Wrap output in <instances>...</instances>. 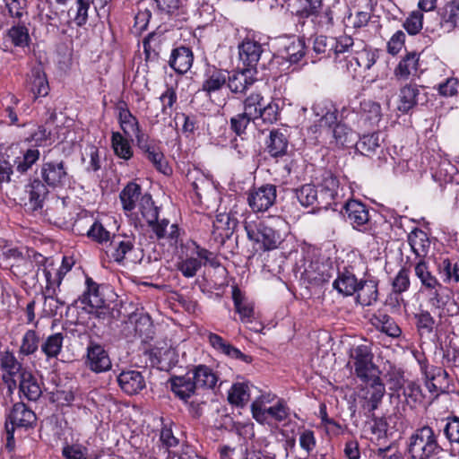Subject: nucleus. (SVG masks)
Returning a JSON list of instances; mask_svg holds the SVG:
<instances>
[{
  "label": "nucleus",
  "mask_w": 459,
  "mask_h": 459,
  "mask_svg": "<svg viewBox=\"0 0 459 459\" xmlns=\"http://www.w3.org/2000/svg\"><path fill=\"white\" fill-rule=\"evenodd\" d=\"M286 228V222L280 218L272 221L248 217L244 222L247 238L254 243L257 249L269 251L280 247L284 240V232L281 228Z\"/></svg>",
  "instance_id": "f257e3e1"
},
{
  "label": "nucleus",
  "mask_w": 459,
  "mask_h": 459,
  "mask_svg": "<svg viewBox=\"0 0 459 459\" xmlns=\"http://www.w3.org/2000/svg\"><path fill=\"white\" fill-rule=\"evenodd\" d=\"M172 254L178 257V262L176 264L177 269L186 278H192L196 274L202 267L203 261L204 264H214L213 254L199 247L194 241L180 244L178 251Z\"/></svg>",
  "instance_id": "f03ea898"
},
{
  "label": "nucleus",
  "mask_w": 459,
  "mask_h": 459,
  "mask_svg": "<svg viewBox=\"0 0 459 459\" xmlns=\"http://www.w3.org/2000/svg\"><path fill=\"white\" fill-rule=\"evenodd\" d=\"M441 451L437 436L428 425L416 429L408 439L407 452L411 459H432Z\"/></svg>",
  "instance_id": "7ed1b4c3"
},
{
  "label": "nucleus",
  "mask_w": 459,
  "mask_h": 459,
  "mask_svg": "<svg viewBox=\"0 0 459 459\" xmlns=\"http://www.w3.org/2000/svg\"><path fill=\"white\" fill-rule=\"evenodd\" d=\"M312 110L318 119L315 122V125L310 126L309 131L312 134H318V136H324L331 132V129L337 123V113L336 107L329 101H318L312 107Z\"/></svg>",
  "instance_id": "20e7f679"
},
{
  "label": "nucleus",
  "mask_w": 459,
  "mask_h": 459,
  "mask_svg": "<svg viewBox=\"0 0 459 459\" xmlns=\"http://www.w3.org/2000/svg\"><path fill=\"white\" fill-rule=\"evenodd\" d=\"M150 228L160 244L170 254L178 251L180 244H184L178 224L170 223L168 219H162Z\"/></svg>",
  "instance_id": "39448f33"
},
{
  "label": "nucleus",
  "mask_w": 459,
  "mask_h": 459,
  "mask_svg": "<svg viewBox=\"0 0 459 459\" xmlns=\"http://www.w3.org/2000/svg\"><path fill=\"white\" fill-rule=\"evenodd\" d=\"M350 358L353 363L355 373L363 381L374 376L373 353L369 344H360L351 349Z\"/></svg>",
  "instance_id": "423d86ee"
},
{
  "label": "nucleus",
  "mask_w": 459,
  "mask_h": 459,
  "mask_svg": "<svg viewBox=\"0 0 459 459\" xmlns=\"http://www.w3.org/2000/svg\"><path fill=\"white\" fill-rule=\"evenodd\" d=\"M276 200V186L273 185H264L253 188L247 193V201L254 212H264L267 211Z\"/></svg>",
  "instance_id": "0eeeda50"
},
{
  "label": "nucleus",
  "mask_w": 459,
  "mask_h": 459,
  "mask_svg": "<svg viewBox=\"0 0 459 459\" xmlns=\"http://www.w3.org/2000/svg\"><path fill=\"white\" fill-rule=\"evenodd\" d=\"M40 176L50 187H61L69 182L67 168L64 160L47 161L41 165Z\"/></svg>",
  "instance_id": "6e6552de"
},
{
  "label": "nucleus",
  "mask_w": 459,
  "mask_h": 459,
  "mask_svg": "<svg viewBox=\"0 0 459 459\" xmlns=\"http://www.w3.org/2000/svg\"><path fill=\"white\" fill-rule=\"evenodd\" d=\"M36 421V414L30 410L24 403H17L13 406L8 414L5 423L8 440L13 437V433L15 427L28 428Z\"/></svg>",
  "instance_id": "1a4fd4ad"
},
{
  "label": "nucleus",
  "mask_w": 459,
  "mask_h": 459,
  "mask_svg": "<svg viewBox=\"0 0 459 459\" xmlns=\"http://www.w3.org/2000/svg\"><path fill=\"white\" fill-rule=\"evenodd\" d=\"M346 221L356 230L366 231L370 223L368 207L357 200H350L343 206Z\"/></svg>",
  "instance_id": "9d476101"
},
{
  "label": "nucleus",
  "mask_w": 459,
  "mask_h": 459,
  "mask_svg": "<svg viewBox=\"0 0 459 459\" xmlns=\"http://www.w3.org/2000/svg\"><path fill=\"white\" fill-rule=\"evenodd\" d=\"M135 238L133 235H114L109 242L108 254L117 264H122L134 248Z\"/></svg>",
  "instance_id": "9b49d317"
},
{
  "label": "nucleus",
  "mask_w": 459,
  "mask_h": 459,
  "mask_svg": "<svg viewBox=\"0 0 459 459\" xmlns=\"http://www.w3.org/2000/svg\"><path fill=\"white\" fill-rule=\"evenodd\" d=\"M368 385L363 396L362 408L368 412L372 413L382 402L385 393V385L377 376L369 377Z\"/></svg>",
  "instance_id": "f8f14e48"
},
{
  "label": "nucleus",
  "mask_w": 459,
  "mask_h": 459,
  "mask_svg": "<svg viewBox=\"0 0 459 459\" xmlns=\"http://www.w3.org/2000/svg\"><path fill=\"white\" fill-rule=\"evenodd\" d=\"M85 364L95 373L106 372L111 368V360L107 351L98 343L88 346Z\"/></svg>",
  "instance_id": "ddd939ff"
},
{
  "label": "nucleus",
  "mask_w": 459,
  "mask_h": 459,
  "mask_svg": "<svg viewBox=\"0 0 459 459\" xmlns=\"http://www.w3.org/2000/svg\"><path fill=\"white\" fill-rule=\"evenodd\" d=\"M0 367L4 371L3 380L7 384L9 389L17 385V378L26 371L14 355L8 351L0 354Z\"/></svg>",
  "instance_id": "4468645a"
},
{
  "label": "nucleus",
  "mask_w": 459,
  "mask_h": 459,
  "mask_svg": "<svg viewBox=\"0 0 459 459\" xmlns=\"http://www.w3.org/2000/svg\"><path fill=\"white\" fill-rule=\"evenodd\" d=\"M344 56V65L342 66V69L348 73H356L358 68L363 70H368L372 67V65L377 61V54L371 50L364 48L360 51H357L355 56Z\"/></svg>",
  "instance_id": "2eb2a0df"
},
{
  "label": "nucleus",
  "mask_w": 459,
  "mask_h": 459,
  "mask_svg": "<svg viewBox=\"0 0 459 459\" xmlns=\"http://www.w3.org/2000/svg\"><path fill=\"white\" fill-rule=\"evenodd\" d=\"M117 383L120 388L129 395L140 393L146 386L145 378L138 370L122 371L117 376Z\"/></svg>",
  "instance_id": "dca6fc26"
},
{
  "label": "nucleus",
  "mask_w": 459,
  "mask_h": 459,
  "mask_svg": "<svg viewBox=\"0 0 459 459\" xmlns=\"http://www.w3.org/2000/svg\"><path fill=\"white\" fill-rule=\"evenodd\" d=\"M423 89L416 84H406L400 90L398 109L403 113L408 112L420 101H426Z\"/></svg>",
  "instance_id": "f3484780"
},
{
  "label": "nucleus",
  "mask_w": 459,
  "mask_h": 459,
  "mask_svg": "<svg viewBox=\"0 0 459 459\" xmlns=\"http://www.w3.org/2000/svg\"><path fill=\"white\" fill-rule=\"evenodd\" d=\"M238 56L242 63L248 67H255L263 53L262 45L251 39H245L238 46Z\"/></svg>",
  "instance_id": "a211bd4d"
},
{
  "label": "nucleus",
  "mask_w": 459,
  "mask_h": 459,
  "mask_svg": "<svg viewBox=\"0 0 459 459\" xmlns=\"http://www.w3.org/2000/svg\"><path fill=\"white\" fill-rule=\"evenodd\" d=\"M420 55L416 52L407 53L398 63L394 69V75L398 80H407L417 75L419 70Z\"/></svg>",
  "instance_id": "6ab92c4d"
},
{
  "label": "nucleus",
  "mask_w": 459,
  "mask_h": 459,
  "mask_svg": "<svg viewBox=\"0 0 459 459\" xmlns=\"http://www.w3.org/2000/svg\"><path fill=\"white\" fill-rule=\"evenodd\" d=\"M232 299L235 310L239 315L241 322L244 324L252 323L255 319L254 306L246 299L238 287L232 289Z\"/></svg>",
  "instance_id": "aec40b11"
},
{
  "label": "nucleus",
  "mask_w": 459,
  "mask_h": 459,
  "mask_svg": "<svg viewBox=\"0 0 459 459\" xmlns=\"http://www.w3.org/2000/svg\"><path fill=\"white\" fill-rule=\"evenodd\" d=\"M17 385L21 394L30 401H37L42 394L37 379L27 370L17 378Z\"/></svg>",
  "instance_id": "412c9836"
},
{
  "label": "nucleus",
  "mask_w": 459,
  "mask_h": 459,
  "mask_svg": "<svg viewBox=\"0 0 459 459\" xmlns=\"http://www.w3.org/2000/svg\"><path fill=\"white\" fill-rule=\"evenodd\" d=\"M3 259L6 261L5 266H10L13 273L16 275L26 274L27 271L31 267V262L15 248L4 252Z\"/></svg>",
  "instance_id": "4be33fe9"
},
{
  "label": "nucleus",
  "mask_w": 459,
  "mask_h": 459,
  "mask_svg": "<svg viewBox=\"0 0 459 459\" xmlns=\"http://www.w3.org/2000/svg\"><path fill=\"white\" fill-rule=\"evenodd\" d=\"M171 390L183 401H187L195 394L196 385L190 376V372L182 377H174L170 379Z\"/></svg>",
  "instance_id": "5701e85b"
},
{
  "label": "nucleus",
  "mask_w": 459,
  "mask_h": 459,
  "mask_svg": "<svg viewBox=\"0 0 459 459\" xmlns=\"http://www.w3.org/2000/svg\"><path fill=\"white\" fill-rule=\"evenodd\" d=\"M193 60V53L190 48L180 47L172 51L169 65L178 74H185L191 68Z\"/></svg>",
  "instance_id": "b1692460"
},
{
  "label": "nucleus",
  "mask_w": 459,
  "mask_h": 459,
  "mask_svg": "<svg viewBox=\"0 0 459 459\" xmlns=\"http://www.w3.org/2000/svg\"><path fill=\"white\" fill-rule=\"evenodd\" d=\"M28 187L29 201L26 205L33 212L41 210L48 194L47 185L39 179H34Z\"/></svg>",
  "instance_id": "393cba45"
},
{
  "label": "nucleus",
  "mask_w": 459,
  "mask_h": 459,
  "mask_svg": "<svg viewBox=\"0 0 459 459\" xmlns=\"http://www.w3.org/2000/svg\"><path fill=\"white\" fill-rule=\"evenodd\" d=\"M53 265L52 262H49L43 269V274L46 279L47 284L59 287L64 276L71 270L74 265L72 258L64 257L62 264L58 269L49 268Z\"/></svg>",
  "instance_id": "a878e982"
},
{
  "label": "nucleus",
  "mask_w": 459,
  "mask_h": 459,
  "mask_svg": "<svg viewBox=\"0 0 459 459\" xmlns=\"http://www.w3.org/2000/svg\"><path fill=\"white\" fill-rule=\"evenodd\" d=\"M320 188V204L323 208L327 209L337 195L339 181L336 177L327 174L324 178Z\"/></svg>",
  "instance_id": "bb28decb"
},
{
  "label": "nucleus",
  "mask_w": 459,
  "mask_h": 459,
  "mask_svg": "<svg viewBox=\"0 0 459 459\" xmlns=\"http://www.w3.org/2000/svg\"><path fill=\"white\" fill-rule=\"evenodd\" d=\"M355 293H357V302L361 306H372L377 301V284L372 280L359 281Z\"/></svg>",
  "instance_id": "cd10ccee"
},
{
  "label": "nucleus",
  "mask_w": 459,
  "mask_h": 459,
  "mask_svg": "<svg viewBox=\"0 0 459 459\" xmlns=\"http://www.w3.org/2000/svg\"><path fill=\"white\" fill-rule=\"evenodd\" d=\"M324 136H330L333 139L331 143H334L337 146L342 147L353 144L356 139L353 130L341 122L336 124L331 129V132Z\"/></svg>",
  "instance_id": "c85d7f7f"
},
{
  "label": "nucleus",
  "mask_w": 459,
  "mask_h": 459,
  "mask_svg": "<svg viewBox=\"0 0 459 459\" xmlns=\"http://www.w3.org/2000/svg\"><path fill=\"white\" fill-rule=\"evenodd\" d=\"M86 290L81 297L82 304H86L92 308H100L105 306V299L100 291V286L91 279L86 278Z\"/></svg>",
  "instance_id": "c756f323"
},
{
  "label": "nucleus",
  "mask_w": 459,
  "mask_h": 459,
  "mask_svg": "<svg viewBox=\"0 0 459 459\" xmlns=\"http://www.w3.org/2000/svg\"><path fill=\"white\" fill-rule=\"evenodd\" d=\"M190 376L197 388H212L218 380L212 369L204 365L197 366Z\"/></svg>",
  "instance_id": "7c9ffc66"
},
{
  "label": "nucleus",
  "mask_w": 459,
  "mask_h": 459,
  "mask_svg": "<svg viewBox=\"0 0 459 459\" xmlns=\"http://www.w3.org/2000/svg\"><path fill=\"white\" fill-rule=\"evenodd\" d=\"M440 24L447 31L459 28V3H447L441 13Z\"/></svg>",
  "instance_id": "2f4dec72"
},
{
  "label": "nucleus",
  "mask_w": 459,
  "mask_h": 459,
  "mask_svg": "<svg viewBox=\"0 0 459 459\" xmlns=\"http://www.w3.org/2000/svg\"><path fill=\"white\" fill-rule=\"evenodd\" d=\"M208 341L215 350L221 351V353L233 359H240L246 360V355H244L238 349L223 340V338L220 335L209 333Z\"/></svg>",
  "instance_id": "473e14b6"
},
{
  "label": "nucleus",
  "mask_w": 459,
  "mask_h": 459,
  "mask_svg": "<svg viewBox=\"0 0 459 459\" xmlns=\"http://www.w3.org/2000/svg\"><path fill=\"white\" fill-rule=\"evenodd\" d=\"M296 195L301 205L305 207L316 206L323 208L320 204V195L316 186L306 184L296 191Z\"/></svg>",
  "instance_id": "72a5a7b5"
},
{
  "label": "nucleus",
  "mask_w": 459,
  "mask_h": 459,
  "mask_svg": "<svg viewBox=\"0 0 459 459\" xmlns=\"http://www.w3.org/2000/svg\"><path fill=\"white\" fill-rule=\"evenodd\" d=\"M228 73L222 70H213L207 74V78L202 85V89L207 94L220 91L227 82Z\"/></svg>",
  "instance_id": "f704fd0d"
},
{
  "label": "nucleus",
  "mask_w": 459,
  "mask_h": 459,
  "mask_svg": "<svg viewBox=\"0 0 459 459\" xmlns=\"http://www.w3.org/2000/svg\"><path fill=\"white\" fill-rule=\"evenodd\" d=\"M118 118L120 126L127 137L135 136L143 132L137 118L126 108H119Z\"/></svg>",
  "instance_id": "c9c22d12"
},
{
  "label": "nucleus",
  "mask_w": 459,
  "mask_h": 459,
  "mask_svg": "<svg viewBox=\"0 0 459 459\" xmlns=\"http://www.w3.org/2000/svg\"><path fill=\"white\" fill-rule=\"evenodd\" d=\"M359 285L355 275L350 272L341 273L333 282V287L344 296L354 294Z\"/></svg>",
  "instance_id": "e433bc0d"
},
{
  "label": "nucleus",
  "mask_w": 459,
  "mask_h": 459,
  "mask_svg": "<svg viewBox=\"0 0 459 459\" xmlns=\"http://www.w3.org/2000/svg\"><path fill=\"white\" fill-rule=\"evenodd\" d=\"M139 211L149 227H152L160 221L159 208L154 205L150 195H144L141 197L139 201Z\"/></svg>",
  "instance_id": "4c0bfd02"
},
{
  "label": "nucleus",
  "mask_w": 459,
  "mask_h": 459,
  "mask_svg": "<svg viewBox=\"0 0 459 459\" xmlns=\"http://www.w3.org/2000/svg\"><path fill=\"white\" fill-rule=\"evenodd\" d=\"M141 195V186L131 182L120 193V200L123 209L126 212H131L135 208V203L139 200Z\"/></svg>",
  "instance_id": "58836bf2"
},
{
  "label": "nucleus",
  "mask_w": 459,
  "mask_h": 459,
  "mask_svg": "<svg viewBox=\"0 0 459 459\" xmlns=\"http://www.w3.org/2000/svg\"><path fill=\"white\" fill-rule=\"evenodd\" d=\"M293 5V12L302 17L307 18L316 15L322 7V0H290Z\"/></svg>",
  "instance_id": "ea45409f"
},
{
  "label": "nucleus",
  "mask_w": 459,
  "mask_h": 459,
  "mask_svg": "<svg viewBox=\"0 0 459 459\" xmlns=\"http://www.w3.org/2000/svg\"><path fill=\"white\" fill-rule=\"evenodd\" d=\"M264 103L265 100L263 95L258 92H253L243 100V112L249 118H253L257 122L258 116Z\"/></svg>",
  "instance_id": "a19ab883"
},
{
  "label": "nucleus",
  "mask_w": 459,
  "mask_h": 459,
  "mask_svg": "<svg viewBox=\"0 0 459 459\" xmlns=\"http://www.w3.org/2000/svg\"><path fill=\"white\" fill-rule=\"evenodd\" d=\"M287 147L288 140L286 135L278 130L271 131L269 140L267 142L268 152L273 157L281 156L285 154Z\"/></svg>",
  "instance_id": "79ce46f5"
},
{
  "label": "nucleus",
  "mask_w": 459,
  "mask_h": 459,
  "mask_svg": "<svg viewBox=\"0 0 459 459\" xmlns=\"http://www.w3.org/2000/svg\"><path fill=\"white\" fill-rule=\"evenodd\" d=\"M415 275L420 281L421 286L426 290H429L437 288L440 283L437 279L431 273L429 269L427 263L423 260H420L414 267Z\"/></svg>",
  "instance_id": "37998d69"
},
{
  "label": "nucleus",
  "mask_w": 459,
  "mask_h": 459,
  "mask_svg": "<svg viewBox=\"0 0 459 459\" xmlns=\"http://www.w3.org/2000/svg\"><path fill=\"white\" fill-rule=\"evenodd\" d=\"M30 91L33 92L35 98L45 97L48 94V82L45 73L39 68L31 71Z\"/></svg>",
  "instance_id": "c03bdc74"
},
{
  "label": "nucleus",
  "mask_w": 459,
  "mask_h": 459,
  "mask_svg": "<svg viewBox=\"0 0 459 459\" xmlns=\"http://www.w3.org/2000/svg\"><path fill=\"white\" fill-rule=\"evenodd\" d=\"M409 244L417 256H424L429 247L427 234L421 230H414L408 236Z\"/></svg>",
  "instance_id": "a18cd8bd"
},
{
  "label": "nucleus",
  "mask_w": 459,
  "mask_h": 459,
  "mask_svg": "<svg viewBox=\"0 0 459 459\" xmlns=\"http://www.w3.org/2000/svg\"><path fill=\"white\" fill-rule=\"evenodd\" d=\"M373 325L379 331L393 338L400 336L402 333L394 320L387 315L375 316L373 318Z\"/></svg>",
  "instance_id": "49530a36"
},
{
  "label": "nucleus",
  "mask_w": 459,
  "mask_h": 459,
  "mask_svg": "<svg viewBox=\"0 0 459 459\" xmlns=\"http://www.w3.org/2000/svg\"><path fill=\"white\" fill-rule=\"evenodd\" d=\"M64 335L61 333L51 334L41 344V351L48 359L56 358L63 347Z\"/></svg>",
  "instance_id": "de8ad7c7"
},
{
  "label": "nucleus",
  "mask_w": 459,
  "mask_h": 459,
  "mask_svg": "<svg viewBox=\"0 0 459 459\" xmlns=\"http://www.w3.org/2000/svg\"><path fill=\"white\" fill-rule=\"evenodd\" d=\"M250 398L249 385L247 383L234 384L229 391L228 400L237 406L245 405Z\"/></svg>",
  "instance_id": "09e8293b"
},
{
  "label": "nucleus",
  "mask_w": 459,
  "mask_h": 459,
  "mask_svg": "<svg viewBox=\"0 0 459 459\" xmlns=\"http://www.w3.org/2000/svg\"><path fill=\"white\" fill-rule=\"evenodd\" d=\"M112 148L115 154L126 160L133 156V150L127 138L124 137L120 133L115 132L111 137Z\"/></svg>",
  "instance_id": "8fccbe9b"
},
{
  "label": "nucleus",
  "mask_w": 459,
  "mask_h": 459,
  "mask_svg": "<svg viewBox=\"0 0 459 459\" xmlns=\"http://www.w3.org/2000/svg\"><path fill=\"white\" fill-rule=\"evenodd\" d=\"M228 87L234 93L244 92L252 83L253 80L247 74V71H238L232 75L228 74Z\"/></svg>",
  "instance_id": "3c124183"
},
{
  "label": "nucleus",
  "mask_w": 459,
  "mask_h": 459,
  "mask_svg": "<svg viewBox=\"0 0 459 459\" xmlns=\"http://www.w3.org/2000/svg\"><path fill=\"white\" fill-rule=\"evenodd\" d=\"M429 295V303L435 308L440 310L441 307L447 303L448 299L452 298L453 291L443 286L441 283L437 288L428 290Z\"/></svg>",
  "instance_id": "603ef678"
},
{
  "label": "nucleus",
  "mask_w": 459,
  "mask_h": 459,
  "mask_svg": "<svg viewBox=\"0 0 459 459\" xmlns=\"http://www.w3.org/2000/svg\"><path fill=\"white\" fill-rule=\"evenodd\" d=\"M438 272L445 282H459V263H453L448 258L438 264Z\"/></svg>",
  "instance_id": "864d4df0"
},
{
  "label": "nucleus",
  "mask_w": 459,
  "mask_h": 459,
  "mask_svg": "<svg viewBox=\"0 0 459 459\" xmlns=\"http://www.w3.org/2000/svg\"><path fill=\"white\" fill-rule=\"evenodd\" d=\"M334 38L320 35L316 37L313 42V51L322 57H331L333 49Z\"/></svg>",
  "instance_id": "5fc2aeb1"
},
{
  "label": "nucleus",
  "mask_w": 459,
  "mask_h": 459,
  "mask_svg": "<svg viewBox=\"0 0 459 459\" xmlns=\"http://www.w3.org/2000/svg\"><path fill=\"white\" fill-rule=\"evenodd\" d=\"M289 415L290 410L286 403L282 399H280L274 405L269 406L268 410H266L265 424H268L270 420H273L278 422L283 421L289 417Z\"/></svg>",
  "instance_id": "6e6d98bb"
},
{
  "label": "nucleus",
  "mask_w": 459,
  "mask_h": 459,
  "mask_svg": "<svg viewBox=\"0 0 459 459\" xmlns=\"http://www.w3.org/2000/svg\"><path fill=\"white\" fill-rule=\"evenodd\" d=\"M360 108L366 120H368L370 125H377L380 121L382 112L381 106L378 103L370 100H363L360 103Z\"/></svg>",
  "instance_id": "4d7b16f0"
},
{
  "label": "nucleus",
  "mask_w": 459,
  "mask_h": 459,
  "mask_svg": "<svg viewBox=\"0 0 459 459\" xmlns=\"http://www.w3.org/2000/svg\"><path fill=\"white\" fill-rule=\"evenodd\" d=\"M335 44L333 45V49L332 52V56L333 55L334 59L341 65V67L344 65L342 63V59L341 58V55L345 54L350 50V48L353 46L354 41L353 39L348 35H342L338 38H334Z\"/></svg>",
  "instance_id": "13d9d810"
},
{
  "label": "nucleus",
  "mask_w": 459,
  "mask_h": 459,
  "mask_svg": "<svg viewBox=\"0 0 459 459\" xmlns=\"http://www.w3.org/2000/svg\"><path fill=\"white\" fill-rule=\"evenodd\" d=\"M39 337L34 330H28L22 336L20 353L28 356L33 354L39 348Z\"/></svg>",
  "instance_id": "bf43d9fd"
},
{
  "label": "nucleus",
  "mask_w": 459,
  "mask_h": 459,
  "mask_svg": "<svg viewBox=\"0 0 459 459\" xmlns=\"http://www.w3.org/2000/svg\"><path fill=\"white\" fill-rule=\"evenodd\" d=\"M39 152L37 149H29L23 154L22 157L17 158L15 160V168L16 170L23 174L27 172L31 166L39 160Z\"/></svg>",
  "instance_id": "052dcab7"
},
{
  "label": "nucleus",
  "mask_w": 459,
  "mask_h": 459,
  "mask_svg": "<svg viewBox=\"0 0 459 459\" xmlns=\"http://www.w3.org/2000/svg\"><path fill=\"white\" fill-rule=\"evenodd\" d=\"M56 286L47 284L43 291L44 306L48 307V312L56 314L57 309L64 306V302L56 298Z\"/></svg>",
  "instance_id": "680f3d73"
},
{
  "label": "nucleus",
  "mask_w": 459,
  "mask_h": 459,
  "mask_svg": "<svg viewBox=\"0 0 459 459\" xmlns=\"http://www.w3.org/2000/svg\"><path fill=\"white\" fill-rule=\"evenodd\" d=\"M305 41L303 39H296L286 47L287 59L290 63L297 64L305 56Z\"/></svg>",
  "instance_id": "e2e57ef3"
},
{
  "label": "nucleus",
  "mask_w": 459,
  "mask_h": 459,
  "mask_svg": "<svg viewBox=\"0 0 459 459\" xmlns=\"http://www.w3.org/2000/svg\"><path fill=\"white\" fill-rule=\"evenodd\" d=\"M7 35L12 43L17 47L27 46L30 40L28 29L23 25L13 26Z\"/></svg>",
  "instance_id": "0e129e2a"
},
{
  "label": "nucleus",
  "mask_w": 459,
  "mask_h": 459,
  "mask_svg": "<svg viewBox=\"0 0 459 459\" xmlns=\"http://www.w3.org/2000/svg\"><path fill=\"white\" fill-rule=\"evenodd\" d=\"M423 26V13L420 11H413L403 22V28L410 35L418 34Z\"/></svg>",
  "instance_id": "69168bd1"
},
{
  "label": "nucleus",
  "mask_w": 459,
  "mask_h": 459,
  "mask_svg": "<svg viewBox=\"0 0 459 459\" xmlns=\"http://www.w3.org/2000/svg\"><path fill=\"white\" fill-rule=\"evenodd\" d=\"M279 117V106L276 102L271 100L269 102H265L262 110L258 116L257 121L261 120L265 124H273L277 121Z\"/></svg>",
  "instance_id": "338daca9"
},
{
  "label": "nucleus",
  "mask_w": 459,
  "mask_h": 459,
  "mask_svg": "<svg viewBox=\"0 0 459 459\" xmlns=\"http://www.w3.org/2000/svg\"><path fill=\"white\" fill-rule=\"evenodd\" d=\"M444 433L450 443L459 445V418L456 416L447 418Z\"/></svg>",
  "instance_id": "774afa93"
}]
</instances>
